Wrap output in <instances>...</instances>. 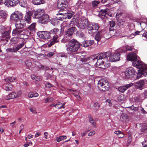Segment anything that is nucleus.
I'll use <instances>...</instances> for the list:
<instances>
[{
    "label": "nucleus",
    "instance_id": "1",
    "mask_svg": "<svg viewBox=\"0 0 147 147\" xmlns=\"http://www.w3.org/2000/svg\"><path fill=\"white\" fill-rule=\"evenodd\" d=\"M66 45L67 53L71 55H73L79 49L80 45L76 40H72L69 41Z\"/></svg>",
    "mask_w": 147,
    "mask_h": 147
},
{
    "label": "nucleus",
    "instance_id": "2",
    "mask_svg": "<svg viewBox=\"0 0 147 147\" xmlns=\"http://www.w3.org/2000/svg\"><path fill=\"white\" fill-rule=\"evenodd\" d=\"M98 87L101 90L107 91L109 88V84L106 79H102L98 82Z\"/></svg>",
    "mask_w": 147,
    "mask_h": 147
},
{
    "label": "nucleus",
    "instance_id": "3",
    "mask_svg": "<svg viewBox=\"0 0 147 147\" xmlns=\"http://www.w3.org/2000/svg\"><path fill=\"white\" fill-rule=\"evenodd\" d=\"M111 53L109 52L102 53L99 54H97L95 55L94 60L96 61V60L103 59L105 61L108 62L109 61V57Z\"/></svg>",
    "mask_w": 147,
    "mask_h": 147
},
{
    "label": "nucleus",
    "instance_id": "4",
    "mask_svg": "<svg viewBox=\"0 0 147 147\" xmlns=\"http://www.w3.org/2000/svg\"><path fill=\"white\" fill-rule=\"evenodd\" d=\"M32 60L30 59L27 60L26 62V64L28 68L30 69H32L34 68L35 67H38L39 69H44V67L39 64L38 62H32Z\"/></svg>",
    "mask_w": 147,
    "mask_h": 147
},
{
    "label": "nucleus",
    "instance_id": "5",
    "mask_svg": "<svg viewBox=\"0 0 147 147\" xmlns=\"http://www.w3.org/2000/svg\"><path fill=\"white\" fill-rule=\"evenodd\" d=\"M89 22L88 19L84 18H82L78 20L77 22V26L79 28L82 29H85L89 24Z\"/></svg>",
    "mask_w": 147,
    "mask_h": 147
},
{
    "label": "nucleus",
    "instance_id": "6",
    "mask_svg": "<svg viewBox=\"0 0 147 147\" xmlns=\"http://www.w3.org/2000/svg\"><path fill=\"white\" fill-rule=\"evenodd\" d=\"M135 73V70L131 67L127 68L125 71L121 73V75L125 79L128 78L132 77Z\"/></svg>",
    "mask_w": 147,
    "mask_h": 147
},
{
    "label": "nucleus",
    "instance_id": "7",
    "mask_svg": "<svg viewBox=\"0 0 147 147\" xmlns=\"http://www.w3.org/2000/svg\"><path fill=\"white\" fill-rule=\"evenodd\" d=\"M118 49L116 50L115 53L112 54H111L109 57V61L114 62L117 61L119 60L120 54L122 53L121 51L120 52H117Z\"/></svg>",
    "mask_w": 147,
    "mask_h": 147
},
{
    "label": "nucleus",
    "instance_id": "8",
    "mask_svg": "<svg viewBox=\"0 0 147 147\" xmlns=\"http://www.w3.org/2000/svg\"><path fill=\"white\" fill-rule=\"evenodd\" d=\"M23 14L22 12L19 11H16L12 14L10 16L11 20L16 21L20 20L23 18Z\"/></svg>",
    "mask_w": 147,
    "mask_h": 147
},
{
    "label": "nucleus",
    "instance_id": "9",
    "mask_svg": "<svg viewBox=\"0 0 147 147\" xmlns=\"http://www.w3.org/2000/svg\"><path fill=\"white\" fill-rule=\"evenodd\" d=\"M32 17L34 18H40L45 14V11L42 9H38L32 11Z\"/></svg>",
    "mask_w": 147,
    "mask_h": 147
},
{
    "label": "nucleus",
    "instance_id": "10",
    "mask_svg": "<svg viewBox=\"0 0 147 147\" xmlns=\"http://www.w3.org/2000/svg\"><path fill=\"white\" fill-rule=\"evenodd\" d=\"M132 65L134 67L138 68L146 69L147 64H145L142 61L138 60L137 58L132 62Z\"/></svg>",
    "mask_w": 147,
    "mask_h": 147
},
{
    "label": "nucleus",
    "instance_id": "11",
    "mask_svg": "<svg viewBox=\"0 0 147 147\" xmlns=\"http://www.w3.org/2000/svg\"><path fill=\"white\" fill-rule=\"evenodd\" d=\"M37 34L39 38L45 39H49L52 37L50 32L40 31L38 32Z\"/></svg>",
    "mask_w": 147,
    "mask_h": 147
},
{
    "label": "nucleus",
    "instance_id": "12",
    "mask_svg": "<svg viewBox=\"0 0 147 147\" xmlns=\"http://www.w3.org/2000/svg\"><path fill=\"white\" fill-rule=\"evenodd\" d=\"M20 0H5L4 4L7 7H14L18 4Z\"/></svg>",
    "mask_w": 147,
    "mask_h": 147
},
{
    "label": "nucleus",
    "instance_id": "13",
    "mask_svg": "<svg viewBox=\"0 0 147 147\" xmlns=\"http://www.w3.org/2000/svg\"><path fill=\"white\" fill-rule=\"evenodd\" d=\"M99 28L98 24L94 23L89 24L88 26V29L89 31H92L93 33H95L98 31Z\"/></svg>",
    "mask_w": 147,
    "mask_h": 147
},
{
    "label": "nucleus",
    "instance_id": "14",
    "mask_svg": "<svg viewBox=\"0 0 147 147\" xmlns=\"http://www.w3.org/2000/svg\"><path fill=\"white\" fill-rule=\"evenodd\" d=\"M21 92L18 93V94L14 92H11L7 95L5 96L4 98L6 100L13 99L15 98L20 97L21 96Z\"/></svg>",
    "mask_w": 147,
    "mask_h": 147
},
{
    "label": "nucleus",
    "instance_id": "15",
    "mask_svg": "<svg viewBox=\"0 0 147 147\" xmlns=\"http://www.w3.org/2000/svg\"><path fill=\"white\" fill-rule=\"evenodd\" d=\"M68 4L67 1L66 0H58L57 5L58 7L61 9H66L67 7Z\"/></svg>",
    "mask_w": 147,
    "mask_h": 147
},
{
    "label": "nucleus",
    "instance_id": "16",
    "mask_svg": "<svg viewBox=\"0 0 147 147\" xmlns=\"http://www.w3.org/2000/svg\"><path fill=\"white\" fill-rule=\"evenodd\" d=\"M143 76L147 77V66L146 67V69L144 68L140 69L138 71L137 76V78L139 79Z\"/></svg>",
    "mask_w": 147,
    "mask_h": 147
},
{
    "label": "nucleus",
    "instance_id": "17",
    "mask_svg": "<svg viewBox=\"0 0 147 147\" xmlns=\"http://www.w3.org/2000/svg\"><path fill=\"white\" fill-rule=\"evenodd\" d=\"M107 62L106 61H101L100 60H97L96 63V65L97 67L99 68L102 69H105L107 68L108 66H109V65H106L104 64L105 63Z\"/></svg>",
    "mask_w": 147,
    "mask_h": 147
},
{
    "label": "nucleus",
    "instance_id": "18",
    "mask_svg": "<svg viewBox=\"0 0 147 147\" xmlns=\"http://www.w3.org/2000/svg\"><path fill=\"white\" fill-rule=\"evenodd\" d=\"M31 16H32L33 13L32 11H28L26 12L24 19L25 21L28 23H30Z\"/></svg>",
    "mask_w": 147,
    "mask_h": 147
},
{
    "label": "nucleus",
    "instance_id": "19",
    "mask_svg": "<svg viewBox=\"0 0 147 147\" xmlns=\"http://www.w3.org/2000/svg\"><path fill=\"white\" fill-rule=\"evenodd\" d=\"M133 48V47L132 46L127 45L123 47L118 49L117 52H120V51L122 53H125L127 51H131Z\"/></svg>",
    "mask_w": 147,
    "mask_h": 147
},
{
    "label": "nucleus",
    "instance_id": "20",
    "mask_svg": "<svg viewBox=\"0 0 147 147\" xmlns=\"http://www.w3.org/2000/svg\"><path fill=\"white\" fill-rule=\"evenodd\" d=\"M137 55L134 53L132 52L126 56L127 60L133 62L137 58Z\"/></svg>",
    "mask_w": 147,
    "mask_h": 147
},
{
    "label": "nucleus",
    "instance_id": "21",
    "mask_svg": "<svg viewBox=\"0 0 147 147\" xmlns=\"http://www.w3.org/2000/svg\"><path fill=\"white\" fill-rule=\"evenodd\" d=\"M76 30L75 27H72L69 28L66 31L65 36H66L70 37L76 31Z\"/></svg>",
    "mask_w": 147,
    "mask_h": 147
},
{
    "label": "nucleus",
    "instance_id": "22",
    "mask_svg": "<svg viewBox=\"0 0 147 147\" xmlns=\"http://www.w3.org/2000/svg\"><path fill=\"white\" fill-rule=\"evenodd\" d=\"M24 30H20V29H14L12 32V35L13 36H16V35H20L21 36L20 37V38H23V34H20L23 32Z\"/></svg>",
    "mask_w": 147,
    "mask_h": 147
},
{
    "label": "nucleus",
    "instance_id": "23",
    "mask_svg": "<svg viewBox=\"0 0 147 147\" xmlns=\"http://www.w3.org/2000/svg\"><path fill=\"white\" fill-rule=\"evenodd\" d=\"M134 84L132 83L127 84L125 86H123L119 87L118 88V90L120 92H123L128 88L131 87Z\"/></svg>",
    "mask_w": 147,
    "mask_h": 147
},
{
    "label": "nucleus",
    "instance_id": "24",
    "mask_svg": "<svg viewBox=\"0 0 147 147\" xmlns=\"http://www.w3.org/2000/svg\"><path fill=\"white\" fill-rule=\"evenodd\" d=\"M49 20V16L46 14H44L40 17L39 21L41 24H45Z\"/></svg>",
    "mask_w": 147,
    "mask_h": 147
},
{
    "label": "nucleus",
    "instance_id": "25",
    "mask_svg": "<svg viewBox=\"0 0 147 147\" xmlns=\"http://www.w3.org/2000/svg\"><path fill=\"white\" fill-rule=\"evenodd\" d=\"M94 42V41L93 40H86L82 42L81 45L82 47H86L91 46L93 44Z\"/></svg>",
    "mask_w": 147,
    "mask_h": 147
},
{
    "label": "nucleus",
    "instance_id": "26",
    "mask_svg": "<svg viewBox=\"0 0 147 147\" xmlns=\"http://www.w3.org/2000/svg\"><path fill=\"white\" fill-rule=\"evenodd\" d=\"M145 82L143 80H141L137 82L134 83V86L140 89H142L144 85Z\"/></svg>",
    "mask_w": 147,
    "mask_h": 147
},
{
    "label": "nucleus",
    "instance_id": "27",
    "mask_svg": "<svg viewBox=\"0 0 147 147\" xmlns=\"http://www.w3.org/2000/svg\"><path fill=\"white\" fill-rule=\"evenodd\" d=\"M60 31L57 28H54L51 30L50 32L51 35L52 37L53 38V36H57L58 37V35H60L61 33Z\"/></svg>",
    "mask_w": 147,
    "mask_h": 147
},
{
    "label": "nucleus",
    "instance_id": "28",
    "mask_svg": "<svg viewBox=\"0 0 147 147\" xmlns=\"http://www.w3.org/2000/svg\"><path fill=\"white\" fill-rule=\"evenodd\" d=\"M15 25L16 28L20 29V30H23V28L24 26V24L20 20L17 21L16 22Z\"/></svg>",
    "mask_w": 147,
    "mask_h": 147
},
{
    "label": "nucleus",
    "instance_id": "29",
    "mask_svg": "<svg viewBox=\"0 0 147 147\" xmlns=\"http://www.w3.org/2000/svg\"><path fill=\"white\" fill-rule=\"evenodd\" d=\"M104 34V32L103 31H99L96 34L95 38L98 42L100 41L101 38L102 37Z\"/></svg>",
    "mask_w": 147,
    "mask_h": 147
},
{
    "label": "nucleus",
    "instance_id": "30",
    "mask_svg": "<svg viewBox=\"0 0 147 147\" xmlns=\"http://www.w3.org/2000/svg\"><path fill=\"white\" fill-rule=\"evenodd\" d=\"M6 16L7 14L5 11L3 10L0 11V18L1 19L2 22L5 20Z\"/></svg>",
    "mask_w": 147,
    "mask_h": 147
},
{
    "label": "nucleus",
    "instance_id": "31",
    "mask_svg": "<svg viewBox=\"0 0 147 147\" xmlns=\"http://www.w3.org/2000/svg\"><path fill=\"white\" fill-rule=\"evenodd\" d=\"M70 23L67 22H63L61 25V31H63L64 29L70 26Z\"/></svg>",
    "mask_w": 147,
    "mask_h": 147
},
{
    "label": "nucleus",
    "instance_id": "32",
    "mask_svg": "<svg viewBox=\"0 0 147 147\" xmlns=\"http://www.w3.org/2000/svg\"><path fill=\"white\" fill-rule=\"evenodd\" d=\"M58 36H53V38L51 40V42L48 45V47H50L52 45H54L55 42H57L58 41Z\"/></svg>",
    "mask_w": 147,
    "mask_h": 147
},
{
    "label": "nucleus",
    "instance_id": "33",
    "mask_svg": "<svg viewBox=\"0 0 147 147\" xmlns=\"http://www.w3.org/2000/svg\"><path fill=\"white\" fill-rule=\"evenodd\" d=\"M12 86L10 83H8L4 84L3 86V88L6 91H9L12 89Z\"/></svg>",
    "mask_w": 147,
    "mask_h": 147
},
{
    "label": "nucleus",
    "instance_id": "34",
    "mask_svg": "<svg viewBox=\"0 0 147 147\" xmlns=\"http://www.w3.org/2000/svg\"><path fill=\"white\" fill-rule=\"evenodd\" d=\"M107 11L106 9L101 10L99 12V17L102 19H105V17Z\"/></svg>",
    "mask_w": 147,
    "mask_h": 147
},
{
    "label": "nucleus",
    "instance_id": "35",
    "mask_svg": "<svg viewBox=\"0 0 147 147\" xmlns=\"http://www.w3.org/2000/svg\"><path fill=\"white\" fill-rule=\"evenodd\" d=\"M120 119L122 121L125 122H128L129 120L128 116L125 114H123L121 117Z\"/></svg>",
    "mask_w": 147,
    "mask_h": 147
},
{
    "label": "nucleus",
    "instance_id": "36",
    "mask_svg": "<svg viewBox=\"0 0 147 147\" xmlns=\"http://www.w3.org/2000/svg\"><path fill=\"white\" fill-rule=\"evenodd\" d=\"M33 3L35 5H40L44 4L45 2V0H32Z\"/></svg>",
    "mask_w": 147,
    "mask_h": 147
},
{
    "label": "nucleus",
    "instance_id": "37",
    "mask_svg": "<svg viewBox=\"0 0 147 147\" xmlns=\"http://www.w3.org/2000/svg\"><path fill=\"white\" fill-rule=\"evenodd\" d=\"M24 46V43H22L14 46V47H15L16 51L17 52L18 50L23 47Z\"/></svg>",
    "mask_w": 147,
    "mask_h": 147
},
{
    "label": "nucleus",
    "instance_id": "38",
    "mask_svg": "<svg viewBox=\"0 0 147 147\" xmlns=\"http://www.w3.org/2000/svg\"><path fill=\"white\" fill-rule=\"evenodd\" d=\"M64 15L65 13H58L57 14V17L59 18H58V19H59V20H62L63 19L65 18Z\"/></svg>",
    "mask_w": 147,
    "mask_h": 147
},
{
    "label": "nucleus",
    "instance_id": "39",
    "mask_svg": "<svg viewBox=\"0 0 147 147\" xmlns=\"http://www.w3.org/2000/svg\"><path fill=\"white\" fill-rule=\"evenodd\" d=\"M125 96L121 94L119 96L117 97L118 100L120 102H122L125 100Z\"/></svg>",
    "mask_w": 147,
    "mask_h": 147
},
{
    "label": "nucleus",
    "instance_id": "40",
    "mask_svg": "<svg viewBox=\"0 0 147 147\" xmlns=\"http://www.w3.org/2000/svg\"><path fill=\"white\" fill-rule=\"evenodd\" d=\"M16 80V78L14 77H8L7 78L5 79V82H13L15 81Z\"/></svg>",
    "mask_w": 147,
    "mask_h": 147
},
{
    "label": "nucleus",
    "instance_id": "41",
    "mask_svg": "<svg viewBox=\"0 0 147 147\" xmlns=\"http://www.w3.org/2000/svg\"><path fill=\"white\" fill-rule=\"evenodd\" d=\"M67 138V136H60L59 137H56V140L57 142H60Z\"/></svg>",
    "mask_w": 147,
    "mask_h": 147
},
{
    "label": "nucleus",
    "instance_id": "42",
    "mask_svg": "<svg viewBox=\"0 0 147 147\" xmlns=\"http://www.w3.org/2000/svg\"><path fill=\"white\" fill-rule=\"evenodd\" d=\"M65 104V103L62 104L61 103L58 102L56 104L55 108L58 109H60L62 107L64 109V107H63V106Z\"/></svg>",
    "mask_w": 147,
    "mask_h": 147
},
{
    "label": "nucleus",
    "instance_id": "43",
    "mask_svg": "<svg viewBox=\"0 0 147 147\" xmlns=\"http://www.w3.org/2000/svg\"><path fill=\"white\" fill-rule=\"evenodd\" d=\"M35 26L36 23H33L29 26L28 29H29L31 31H34L35 29Z\"/></svg>",
    "mask_w": 147,
    "mask_h": 147
},
{
    "label": "nucleus",
    "instance_id": "44",
    "mask_svg": "<svg viewBox=\"0 0 147 147\" xmlns=\"http://www.w3.org/2000/svg\"><path fill=\"white\" fill-rule=\"evenodd\" d=\"M146 23L144 22H142L139 23V25H140L141 27L142 28H144L147 26V21L146 20Z\"/></svg>",
    "mask_w": 147,
    "mask_h": 147
},
{
    "label": "nucleus",
    "instance_id": "45",
    "mask_svg": "<svg viewBox=\"0 0 147 147\" xmlns=\"http://www.w3.org/2000/svg\"><path fill=\"white\" fill-rule=\"evenodd\" d=\"M73 14L71 13H65L64 17L65 18H67L68 19H70L72 17Z\"/></svg>",
    "mask_w": 147,
    "mask_h": 147
},
{
    "label": "nucleus",
    "instance_id": "46",
    "mask_svg": "<svg viewBox=\"0 0 147 147\" xmlns=\"http://www.w3.org/2000/svg\"><path fill=\"white\" fill-rule=\"evenodd\" d=\"M18 40V38L17 37H14L12 38L11 39V41L13 43L15 44L17 43Z\"/></svg>",
    "mask_w": 147,
    "mask_h": 147
},
{
    "label": "nucleus",
    "instance_id": "47",
    "mask_svg": "<svg viewBox=\"0 0 147 147\" xmlns=\"http://www.w3.org/2000/svg\"><path fill=\"white\" fill-rule=\"evenodd\" d=\"M53 98L52 97H49L45 99V102L47 103L48 102H51L53 101Z\"/></svg>",
    "mask_w": 147,
    "mask_h": 147
},
{
    "label": "nucleus",
    "instance_id": "48",
    "mask_svg": "<svg viewBox=\"0 0 147 147\" xmlns=\"http://www.w3.org/2000/svg\"><path fill=\"white\" fill-rule=\"evenodd\" d=\"M6 51L9 52H16L14 47L12 48H9L6 49Z\"/></svg>",
    "mask_w": 147,
    "mask_h": 147
},
{
    "label": "nucleus",
    "instance_id": "49",
    "mask_svg": "<svg viewBox=\"0 0 147 147\" xmlns=\"http://www.w3.org/2000/svg\"><path fill=\"white\" fill-rule=\"evenodd\" d=\"M56 18H53L51 19V23L54 26H55L57 24L58 21L56 20Z\"/></svg>",
    "mask_w": 147,
    "mask_h": 147
},
{
    "label": "nucleus",
    "instance_id": "50",
    "mask_svg": "<svg viewBox=\"0 0 147 147\" xmlns=\"http://www.w3.org/2000/svg\"><path fill=\"white\" fill-rule=\"evenodd\" d=\"M125 22L124 19H119L118 20V24L119 25L121 26L123 25Z\"/></svg>",
    "mask_w": 147,
    "mask_h": 147
},
{
    "label": "nucleus",
    "instance_id": "51",
    "mask_svg": "<svg viewBox=\"0 0 147 147\" xmlns=\"http://www.w3.org/2000/svg\"><path fill=\"white\" fill-rule=\"evenodd\" d=\"M100 2L96 1H94L92 2V4L93 7H95L97 6L99 3Z\"/></svg>",
    "mask_w": 147,
    "mask_h": 147
},
{
    "label": "nucleus",
    "instance_id": "52",
    "mask_svg": "<svg viewBox=\"0 0 147 147\" xmlns=\"http://www.w3.org/2000/svg\"><path fill=\"white\" fill-rule=\"evenodd\" d=\"M94 109L96 110H97L99 107V105L97 102L95 103L94 105Z\"/></svg>",
    "mask_w": 147,
    "mask_h": 147
},
{
    "label": "nucleus",
    "instance_id": "53",
    "mask_svg": "<svg viewBox=\"0 0 147 147\" xmlns=\"http://www.w3.org/2000/svg\"><path fill=\"white\" fill-rule=\"evenodd\" d=\"M10 33V31L9 30L7 31H6L3 34V36H8Z\"/></svg>",
    "mask_w": 147,
    "mask_h": 147
},
{
    "label": "nucleus",
    "instance_id": "54",
    "mask_svg": "<svg viewBox=\"0 0 147 147\" xmlns=\"http://www.w3.org/2000/svg\"><path fill=\"white\" fill-rule=\"evenodd\" d=\"M29 109L30 110V111L33 113H37L35 108L34 107L29 108Z\"/></svg>",
    "mask_w": 147,
    "mask_h": 147
},
{
    "label": "nucleus",
    "instance_id": "55",
    "mask_svg": "<svg viewBox=\"0 0 147 147\" xmlns=\"http://www.w3.org/2000/svg\"><path fill=\"white\" fill-rule=\"evenodd\" d=\"M94 70L95 69L94 68H93L92 69V70H89V74L90 75L92 76L94 74Z\"/></svg>",
    "mask_w": 147,
    "mask_h": 147
},
{
    "label": "nucleus",
    "instance_id": "56",
    "mask_svg": "<svg viewBox=\"0 0 147 147\" xmlns=\"http://www.w3.org/2000/svg\"><path fill=\"white\" fill-rule=\"evenodd\" d=\"M110 26L111 27H113L115 25V23L113 21H112L110 22Z\"/></svg>",
    "mask_w": 147,
    "mask_h": 147
},
{
    "label": "nucleus",
    "instance_id": "57",
    "mask_svg": "<svg viewBox=\"0 0 147 147\" xmlns=\"http://www.w3.org/2000/svg\"><path fill=\"white\" fill-rule=\"evenodd\" d=\"M24 3H23L22 2H21V5L22 6L24 7H27V3L26 1H25V2H24V1H23Z\"/></svg>",
    "mask_w": 147,
    "mask_h": 147
},
{
    "label": "nucleus",
    "instance_id": "58",
    "mask_svg": "<svg viewBox=\"0 0 147 147\" xmlns=\"http://www.w3.org/2000/svg\"><path fill=\"white\" fill-rule=\"evenodd\" d=\"M147 141L145 140L142 142V147H147Z\"/></svg>",
    "mask_w": 147,
    "mask_h": 147
},
{
    "label": "nucleus",
    "instance_id": "59",
    "mask_svg": "<svg viewBox=\"0 0 147 147\" xmlns=\"http://www.w3.org/2000/svg\"><path fill=\"white\" fill-rule=\"evenodd\" d=\"M75 57H76V59L78 61H81L82 62H83V60L82 59V58H80L79 56L78 57L77 55H75Z\"/></svg>",
    "mask_w": 147,
    "mask_h": 147
},
{
    "label": "nucleus",
    "instance_id": "60",
    "mask_svg": "<svg viewBox=\"0 0 147 147\" xmlns=\"http://www.w3.org/2000/svg\"><path fill=\"white\" fill-rule=\"evenodd\" d=\"M69 41V39H67L65 38H63L61 40L62 42H67Z\"/></svg>",
    "mask_w": 147,
    "mask_h": 147
},
{
    "label": "nucleus",
    "instance_id": "61",
    "mask_svg": "<svg viewBox=\"0 0 147 147\" xmlns=\"http://www.w3.org/2000/svg\"><path fill=\"white\" fill-rule=\"evenodd\" d=\"M34 93H30L28 94V96L29 98H32L33 97H34L33 96H34Z\"/></svg>",
    "mask_w": 147,
    "mask_h": 147
},
{
    "label": "nucleus",
    "instance_id": "62",
    "mask_svg": "<svg viewBox=\"0 0 147 147\" xmlns=\"http://www.w3.org/2000/svg\"><path fill=\"white\" fill-rule=\"evenodd\" d=\"M95 133V131H93L91 132H90L88 133V136H91L94 135Z\"/></svg>",
    "mask_w": 147,
    "mask_h": 147
},
{
    "label": "nucleus",
    "instance_id": "63",
    "mask_svg": "<svg viewBox=\"0 0 147 147\" xmlns=\"http://www.w3.org/2000/svg\"><path fill=\"white\" fill-rule=\"evenodd\" d=\"M54 54L53 52H49L47 54V56L49 57H52L54 55Z\"/></svg>",
    "mask_w": 147,
    "mask_h": 147
},
{
    "label": "nucleus",
    "instance_id": "64",
    "mask_svg": "<svg viewBox=\"0 0 147 147\" xmlns=\"http://www.w3.org/2000/svg\"><path fill=\"white\" fill-rule=\"evenodd\" d=\"M132 141V137L131 136H130L128 137V143H130Z\"/></svg>",
    "mask_w": 147,
    "mask_h": 147
}]
</instances>
